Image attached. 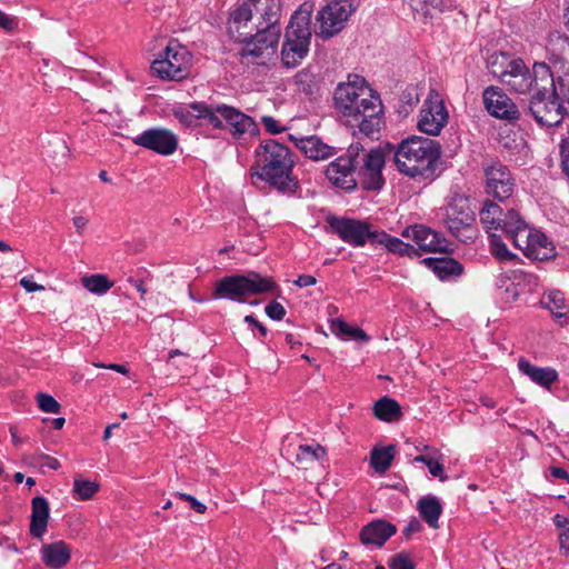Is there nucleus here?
Here are the masks:
<instances>
[{
	"instance_id": "nucleus-1",
	"label": "nucleus",
	"mask_w": 569,
	"mask_h": 569,
	"mask_svg": "<svg viewBox=\"0 0 569 569\" xmlns=\"http://www.w3.org/2000/svg\"><path fill=\"white\" fill-rule=\"evenodd\" d=\"M360 81L363 79L356 76L355 81L339 83L335 90V106L355 133L358 129L359 133L378 139L385 124L383 106L380 97L359 84Z\"/></svg>"
},
{
	"instance_id": "nucleus-2",
	"label": "nucleus",
	"mask_w": 569,
	"mask_h": 569,
	"mask_svg": "<svg viewBox=\"0 0 569 569\" xmlns=\"http://www.w3.org/2000/svg\"><path fill=\"white\" fill-rule=\"evenodd\" d=\"M383 166L385 153L381 149L366 152L365 148L356 142L350 144L345 154L328 164L326 177L335 187L351 191L357 187L358 174L366 190H379L385 183Z\"/></svg>"
},
{
	"instance_id": "nucleus-3",
	"label": "nucleus",
	"mask_w": 569,
	"mask_h": 569,
	"mask_svg": "<svg viewBox=\"0 0 569 569\" xmlns=\"http://www.w3.org/2000/svg\"><path fill=\"white\" fill-rule=\"evenodd\" d=\"M256 164L251 168L252 177L281 193L293 194L298 190L299 180L292 173L295 161L288 147L269 139L256 149Z\"/></svg>"
},
{
	"instance_id": "nucleus-4",
	"label": "nucleus",
	"mask_w": 569,
	"mask_h": 569,
	"mask_svg": "<svg viewBox=\"0 0 569 569\" xmlns=\"http://www.w3.org/2000/svg\"><path fill=\"white\" fill-rule=\"evenodd\" d=\"M440 156L441 146L438 141L411 136L397 147L395 162L402 174L415 180H426L435 177Z\"/></svg>"
},
{
	"instance_id": "nucleus-5",
	"label": "nucleus",
	"mask_w": 569,
	"mask_h": 569,
	"mask_svg": "<svg viewBox=\"0 0 569 569\" xmlns=\"http://www.w3.org/2000/svg\"><path fill=\"white\" fill-rule=\"evenodd\" d=\"M281 16L280 0H241L231 10L228 31L236 41H246L252 31H266Z\"/></svg>"
},
{
	"instance_id": "nucleus-6",
	"label": "nucleus",
	"mask_w": 569,
	"mask_h": 569,
	"mask_svg": "<svg viewBox=\"0 0 569 569\" xmlns=\"http://www.w3.org/2000/svg\"><path fill=\"white\" fill-rule=\"evenodd\" d=\"M313 6L305 2L291 16L286 28L281 61L287 68H296L307 57L311 42V14Z\"/></svg>"
},
{
	"instance_id": "nucleus-7",
	"label": "nucleus",
	"mask_w": 569,
	"mask_h": 569,
	"mask_svg": "<svg viewBox=\"0 0 569 569\" xmlns=\"http://www.w3.org/2000/svg\"><path fill=\"white\" fill-rule=\"evenodd\" d=\"M492 73L498 76L492 69ZM500 80L518 93L537 92L539 89L548 90L552 86V72L546 62H535L529 70L521 59L508 62L505 70L499 73Z\"/></svg>"
},
{
	"instance_id": "nucleus-8",
	"label": "nucleus",
	"mask_w": 569,
	"mask_h": 569,
	"mask_svg": "<svg viewBox=\"0 0 569 569\" xmlns=\"http://www.w3.org/2000/svg\"><path fill=\"white\" fill-rule=\"evenodd\" d=\"M277 288L276 282L269 277L251 271L247 274L226 276L216 282L212 298L228 299L239 303L247 302L251 295L271 292Z\"/></svg>"
},
{
	"instance_id": "nucleus-9",
	"label": "nucleus",
	"mask_w": 569,
	"mask_h": 569,
	"mask_svg": "<svg viewBox=\"0 0 569 569\" xmlns=\"http://www.w3.org/2000/svg\"><path fill=\"white\" fill-rule=\"evenodd\" d=\"M190 53L177 41H170L163 53L151 63V71L162 80L180 81L189 73Z\"/></svg>"
},
{
	"instance_id": "nucleus-10",
	"label": "nucleus",
	"mask_w": 569,
	"mask_h": 569,
	"mask_svg": "<svg viewBox=\"0 0 569 569\" xmlns=\"http://www.w3.org/2000/svg\"><path fill=\"white\" fill-rule=\"evenodd\" d=\"M359 6L360 0H330L317 14V36L328 40L339 33Z\"/></svg>"
},
{
	"instance_id": "nucleus-11",
	"label": "nucleus",
	"mask_w": 569,
	"mask_h": 569,
	"mask_svg": "<svg viewBox=\"0 0 569 569\" xmlns=\"http://www.w3.org/2000/svg\"><path fill=\"white\" fill-rule=\"evenodd\" d=\"M565 107L559 104L556 98H552L551 90L539 89L528 101V113L540 126H558L567 117Z\"/></svg>"
},
{
	"instance_id": "nucleus-12",
	"label": "nucleus",
	"mask_w": 569,
	"mask_h": 569,
	"mask_svg": "<svg viewBox=\"0 0 569 569\" xmlns=\"http://www.w3.org/2000/svg\"><path fill=\"white\" fill-rule=\"evenodd\" d=\"M328 223L342 241L352 247H363L368 241L375 244V236L378 231L371 230V226L366 221L330 217Z\"/></svg>"
},
{
	"instance_id": "nucleus-13",
	"label": "nucleus",
	"mask_w": 569,
	"mask_h": 569,
	"mask_svg": "<svg viewBox=\"0 0 569 569\" xmlns=\"http://www.w3.org/2000/svg\"><path fill=\"white\" fill-rule=\"evenodd\" d=\"M475 221V211L471 209L468 198L453 197L443 209L442 222L456 238H459L461 232L469 230Z\"/></svg>"
},
{
	"instance_id": "nucleus-14",
	"label": "nucleus",
	"mask_w": 569,
	"mask_h": 569,
	"mask_svg": "<svg viewBox=\"0 0 569 569\" xmlns=\"http://www.w3.org/2000/svg\"><path fill=\"white\" fill-rule=\"evenodd\" d=\"M449 114L440 96L431 90L419 113L418 129L429 136H438L448 123Z\"/></svg>"
},
{
	"instance_id": "nucleus-15",
	"label": "nucleus",
	"mask_w": 569,
	"mask_h": 569,
	"mask_svg": "<svg viewBox=\"0 0 569 569\" xmlns=\"http://www.w3.org/2000/svg\"><path fill=\"white\" fill-rule=\"evenodd\" d=\"M133 143L161 156L173 154L178 148V137L167 128H150L132 139Z\"/></svg>"
},
{
	"instance_id": "nucleus-16",
	"label": "nucleus",
	"mask_w": 569,
	"mask_h": 569,
	"mask_svg": "<svg viewBox=\"0 0 569 569\" xmlns=\"http://www.w3.org/2000/svg\"><path fill=\"white\" fill-rule=\"evenodd\" d=\"M487 193L499 201L509 199L515 190V179L507 166L495 162L485 168Z\"/></svg>"
},
{
	"instance_id": "nucleus-17",
	"label": "nucleus",
	"mask_w": 569,
	"mask_h": 569,
	"mask_svg": "<svg viewBox=\"0 0 569 569\" xmlns=\"http://www.w3.org/2000/svg\"><path fill=\"white\" fill-rule=\"evenodd\" d=\"M173 117L186 127L197 126L198 120H207L214 129H222L223 123L212 111V104L202 101L191 102L188 107L178 106L172 109Z\"/></svg>"
},
{
	"instance_id": "nucleus-18",
	"label": "nucleus",
	"mask_w": 569,
	"mask_h": 569,
	"mask_svg": "<svg viewBox=\"0 0 569 569\" xmlns=\"http://www.w3.org/2000/svg\"><path fill=\"white\" fill-rule=\"evenodd\" d=\"M212 111L216 117L221 119L223 123L222 129L228 127L233 136H241L257 130L253 119L234 107L218 103L212 104Z\"/></svg>"
},
{
	"instance_id": "nucleus-19",
	"label": "nucleus",
	"mask_w": 569,
	"mask_h": 569,
	"mask_svg": "<svg viewBox=\"0 0 569 569\" xmlns=\"http://www.w3.org/2000/svg\"><path fill=\"white\" fill-rule=\"evenodd\" d=\"M279 37L280 28L278 23L266 31H252V37L242 41L244 47L241 49L240 54L242 58H262L266 51L271 50L273 52Z\"/></svg>"
},
{
	"instance_id": "nucleus-20",
	"label": "nucleus",
	"mask_w": 569,
	"mask_h": 569,
	"mask_svg": "<svg viewBox=\"0 0 569 569\" xmlns=\"http://www.w3.org/2000/svg\"><path fill=\"white\" fill-rule=\"evenodd\" d=\"M482 97L485 107L492 117L506 120L519 118L517 106L500 88L488 87Z\"/></svg>"
},
{
	"instance_id": "nucleus-21",
	"label": "nucleus",
	"mask_w": 569,
	"mask_h": 569,
	"mask_svg": "<svg viewBox=\"0 0 569 569\" xmlns=\"http://www.w3.org/2000/svg\"><path fill=\"white\" fill-rule=\"evenodd\" d=\"M533 231L516 210L509 209L507 211V220L502 224V232L512 242L515 248L521 250L525 256L530 246Z\"/></svg>"
},
{
	"instance_id": "nucleus-22",
	"label": "nucleus",
	"mask_w": 569,
	"mask_h": 569,
	"mask_svg": "<svg viewBox=\"0 0 569 569\" xmlns=\"http://www.w3.org/2000/svg\"><path fill=\"white\" fill-rule=\"evenodd\" d=\"M402 237L411 239L425 252L446 251L447 240L437 231L423 224L409 226L401 232Z\"/></svg>"
},
{
	"instance_id": "nucleus-23",
	"label": "nucleus",
	"mask_w": 569,
	"mask_h": 569,
	"mask_svg": "<svg viewBox=\"0 0 569 569\" xmlns=\"http://www.w3.org/2000/svg\"><path fill=\"white\" fill-rule=\"evenodd\" d=\"M396 532L397 528L395 525L379 519L371 521L361 529L360 539L363 545L382 547Z\"/></svg>"
},
{
	"instance_id": "nucleus-24",
	"label": "nucleus",
	"mask_w": 569,
	"mask_h": 569,
	"mask_svg": "<svg viewBox=\"0 0 569 569\" xmlns=\"http://www.w3.org/2000/svg\"><path fill=\"white\" fill-rule=\"evenodd\" d=\"M50 517V507L48 500L42 496H37L31 501V521L29 531L34 538H42L47 531Z\"/></svg>"
},
{
	"instance_id": "nucleus-25",
	"label": "nucleus",
	"mask_w": 569,
	"mask_h": 569,
	"mask_svg": "<svg viewBox=\"0 0 569 569\" xmlns=\"http://www.w3.org/2000/svg\"><path fill=\"white\" fill-rule=\"evenodd\" d=\"M40 552L42 562L52 569L64 567L71 558V550L62 540L43 545Z\"/></svg>"
},
{
	"instance_id": "nucleus-26",
	"label": "nucleus",
	"mask_w": 569,
	"mask_h": 569,
	"mask_svg": "<svg viewBox=\"0 0 569 569\" xmlns=\"http://www.w3.org/2000/svg\"><path fill=\"white\" fill-rule=\"evenodd\" d=\"M296 143V147L312 160H325L335 154V148L326 144L320 138L316 136L303 137L296 139L290 136Z\"/></svg>"
},
{
	"instance_id": "nucleus-27",
	"label": "nucleus",
	"mask_w": 569,
	"mask_h": 569,
	"mask_svg": "<svg viewBox=\"0 0 569 569\" xmlns=\"http://www.w3.org/2000/svg\"><path fill=\"white\" fill-rule=\"evenodd\" d=\"M421 263L429 268L440 280H449L461 276L463 272L462 264L450 257H429L422 259Z\"/></svg>"
},
{
	"instance_id": "nucleus-28",
	"label": "nucleus",
	"mask_w": 569,
	"mask_h": 569,
	"mask_svg": "<svg viewBox=\"0 0 569 569\" xmlns=\"http://www.w3.org/2000/svg\"><path fill=\"white\" fill-rule=\"evenodd\" d=\"M519 371L528 376L535 383L549 389L558 380V372L550 367L541 368L530 363L527 359L518 361Z\"/></svg>"
},
{
	"instance_id": "nucleus-29",
	"label": "nucleus",
	"mask_w": 569,
	"mask_h": 569,
	"mask_svg": "<svg viewBox=\"0 0 569 569\" xmlns=\"http://www.w3.org/2000/svg\"><path fill=\"white\" fill-rule=\"evenodd\" d=\"M375 244H382L389 252L397 253L401 257L406 256L412 258L420 256L415 247L385 231H378V234L375 236Z\"/></svg>"
},
{
	"instance_id": "nucleus-30",
	"label": "nucleus",
	"mask_w": 569,
	"mask_h": 569,
	"mask_svg": "<svg viewBox=\"0 0 569 569\" xmlns=\"http://www.w3.org/2000/svg\"><path fill=\"white\" fill-rule=\"evenodd\" d=\"M555 256V247L548 238L539 231H533L526 257L533 260L545 261L553 258Z\"/></svg>"
},
{
	"instance_id": "nucleus-31",
	"label": "nucleus",
	"mask_w": 569,
	"mask_h": 569,
	"mask_svg": "<svg viewBox=\"0 0 569 569\" xmlns=\"http://www.w3.org/2000/svg\"><path fill=\"white\" fill-rule=\"evenodd\" d=\"M507 220V212H503L502 209L493 203L490 200H486L480 210V222L487 229V231L501 230L502 224H505Z\"/></svg>"
},
{
	"instance_id": "nucleus-32",
	"label": "nucleus",
	"mask_w": 569,
	"mask_h": 569,
	"mask_svg": "<svg viewBox=\"0 0 569 569\" xmlns=\"http://www.w3.org/2000/svg\"><path fill=\"white\" fill-rule=\"evenodd\" d=\"M417 508L421 518L429 527L437 529L439 527V518L442 513V506L436 496H426L419 499Z\"/></svg>"
},
{
	"instance_id": "nucleus-33",
	"label": "nucleus",
	"mask_w": 569,
	"mask_h": 569,
	"mask_svg": "<svg viewBox=\"0 0 569 569\" xmlns=\"http://www.w3.org/2000/svg\"><path fill=\"white\" fill-rule=\"evenodd\" d=\"M373 415L381 421L392 422L401 418V407L392 398L382 397L373 405Z\"/></svg>"
},
{
	"instance_id": "nucleus-34",
	"label": "nucleus",
	"mask_w": 569,
	"mask_h": 569,
	"mask_svg": "<svg viewBox=\"0 0 569 569\" xmlns=\"http://www.w3.org/2000/svg\"><path fill=\"white\" fill-rule=\"evenodd\" d=\"M295 84L298 91L312 97L319 93L320 79L319 76L312 71L311 67H307L295 76Z\"/></svg>"
},
{
	"instance_id": "nucleus-35",
	"label": "nucleus",
	"mask_w": 569,
	"mask_h": 569,
	"mask_svg": "<svg viewBox=\"0 0 569 569\" xmlns=\"http://www.w3.org/2000/svg\"><path fill=\"white\" fill-rule=\"evenodd\" d=\"M395 446L390 445L383 448H373L370 456V465L376 472L383 473L391 466Z\"/></svg>"
},
{
	"instance_id": "nucleus-36",
	"label": "nucleus",
	"mask_w": 569,
	"mask_h": 569,
	"mask_svg": "<svg viewBox=\"0 0 569 569\" xmlns=\"http://www.w3.org/2000/svg\"><path fill=\"white\" fill-rule=\"evenodd\" d=\"M552 98L565 107L563 111L569 117V72L555 79L552 76V86L550 87Z\"/></svg>"
},
{
	"instance_id": "nucleus-37",
	"label": "nucleus",
	"mask_w": 569,
	"mask_h": 569,
	"mask_svg": "<svg viewBox=\"0 0 569 569\" xmlns=\"http://www.w3.org/2000/svg\"><path fill=\"white\" fill-rule=\"evenodd\" d=\"M330 329L339 337H350L358 341L369 340V336L361 328L349 326L346 321L339 318L331 321Z\"/></svg>"
},
{
	"instance_id": "nucleus-38",
	"label": "nucleus",
	"mask_w": 569,
	"mask_h": 569,
	"mask_svg": "<svg viewBox=\"0 0 569 569\" xmlns=\"http://www.w3.org/2000/svg\"><path fill=\"white\" fill-rule=\"evenodd\" d=\"M489 244L491 254L499 261L507 262L517 259V254L512 253L502 241L501 236L496 233L489 234Z\"/></svg>"
},
{
	"instance_id": "nucleus-39",
	"label": "nucleus",
	"mask_w": 569,
	"mask_h": 569,
	"mask_svg": "<svg viewBox=\"0 0 569 569\" xmlns=\"http://www.w3.org/2000/svg\"><path fill=\"white\" fill-rule=\"evenodd\" d=\"M541 303L550 310L557 318L565 316L563 310L566 309L565 296L559 290H551L546 293L541 300Z\"/></svg>"
},
{
	"instance_id": "nucleus-40",
	"label": "nucleus",
	"mask_w": 569,
	"mask_h": 569,
	"mask_svg": "<svg viewBox=\"0 0 569 569\" xmlns=\"http://www.w3.org/2000/svg\"><path fill=\"white\" fill-rule=\"evenodd\" d=\"M548 51L551 53L553 62L560 63L563 68L566 63H569V38L563 37L552 41Z\"/></svg>"
},
{
	"instance_id": "nucleus-41",
	"label": "nucleus",
	"mask_w": 569,
	"mask_h": 569,
	"mask_svg": "<svg viewBox=\"0 0 569 569\" xmlns=\"http://www.w3.org/2000/svg\"><path fill=\"white\" fill-rule=\"evenodd\" d=\"M83 287L92 293L104 295L113 283L104 274H92L82 278Z\"/></svg>"
},
{
	"instance_id": "nucleus-42",
	"label": "nucleus",
	"mask_w": 569,
	"mask_h": 569,
	"mask_svg": "<svg viewBox=\"0 0 569 569\" xmlns=\"http://www.w3.org/2000/svg\"><path fill=\"white\" fill-rule=\"evenodd\" d=\"M326 456V449L320 446L300 445L296 455L298 462H311L321 460Z\"/></svg>"
},
{
	"instance_id": "nucleus-43",
	"label": "nucleus",
	"mask_w": 569,
	"mask_h": 569,
	"mask_svg": "<svg viewBox=\"0 0 569 569\" xmlns=\"http://www.w3.org/2000/svg\"><path fill=\"white\" fill-rule=\"evenodd\" d=\"M99 489V483L90 481L81 477H76L73 480V492L81 500L90 499Z\"/></svg>"
},
{
	"instance_id": "nucleus-44",
	"label": "nucleus",
	"mask_w": 569,
	"mask_h": 569,
	"mask_svg": "<svg viewBox=\"0 0 569 569\" xmlns=\"http://www.w3.org/2000/svg\"><path fill=\"white\" fill-rule=\"evenodd\" d=\"M555 526L560 530L559 543L560 549L565 556H569V518H566L559 513L553 517Z\"/></svg>"
},
{
	"instance_id": "nucleus-45",
	"label": "nucleus",
	"mask_w": 569,
	"mask_h": 569,
	"mask_svg": "<svg viewBox=\"0 0 569 569\" xmlns=\"http://www.w3.org/2000/svg\"><path fill=\"white\" fill-rule=\"evenodd\" d=\"M413 462L425 463L429 469L431 476L439 478L440 481H446L448 479L445 473V467L439 461L427 455H419L413 458Z\"/></svg>"
},
{
	"instance_id": "nucleus-46",
	"label": "nucleus",
	"mask_w": 569,
	"mask_h": 569,
	"mask_svg": "<svg viewBox=\"0 0 569 569\" xmlns=\"http://www.w3.org/2000/svg\"><path fill=\"white\" fill-rule=\"evenodd\" d=\"M37 403L40 410L49 413H58L60 411L59 402L50 395L39 392L37 395Z\"/></svg>"
},
{
	"instance_id": "nucleus-47",
	"label": "nucleus",
	"mask_w": 569,
	"mask_h": 569,
	"mask_svg": "<svg viewBox=\"0 0 569 569\" xmlns=\"http://www.w3.org/2000/svg\"><path fill=\"white\" fill-rule=\"evenodd\" d=\"M388 565L390 569H416V565L410 559L409 555L405 552L392 556Z\"/></svg>"
},
{
	"instance_id": "nucleus-48",
	"label": "nucleus",
	"mask_w": 569,
	"mask_h": 569,
	"mask_svg": "<svg viewBox=\"0 0 569 569\" xmlns=\"http://www.w3.org/2000/svg\"><path fill=\"white\" fill-rule=\"evenodd\" d=\"M264 311L267 316L272 320H282L286 316L284 307L277 301H271L269 305H267Z\"/></svg>"
},
{
	"instance_id": "nucleus-49",
	"label": "nucleus",
	"mask_w": 569,
	"mask_h": 569,
	"mask_svg": "<svg viewBox=\"0 0 569 569\" xmlns=\"http://www.w3.org/2000/svg\"><path fill=\"white\" fill-rule=\"evenodd\" d=\"M174 497L179 498L180 500L187 501L191 509H193L198 513H203L207 510L206 505L197 500L193 496L183 493V492H176Z\"/></svg>"
},
{
	"instance_id": "nucleus-50",
	"label": "nucleus",
	"mask_w": 569,
	"mask_h": 569,
	"mask_svg": "<svg viewBox=\"0 0 569 569\" xmlns=\"http://www.w3.org/2000/svg\"><path fill=\"white\" fill-rule=\"evenodd\" d=\"M559 148L562 171L569 179V139H562Z\"/></svg>"
},
{
	"instance_id": "nucleus-51",
	"label": "nucleus",
	"mask_w": 569,
	"mask_h": 569,
	"mask_svg": "<svg viewBox=\"0 0 569 569\" xmlns=\"http://www.w3.org/2000/svg\"><path fill=\"white\" fill-rule=\"evenodd\" d=\"M261 122L264 126V129L271 134H277L284 131V127H281L280 123L270 116H263L261 118Z\"/></svg>"
},
{
	"instance_id": "nucleus-52",
	"label": "nucleus",
	"mask_w": 569,
	"mask_h": 569,
	"mask_svg": "<svg viewBox=\"0 0 569 569\" xmlns=\"http://www.w3.org/2000/svg\"><path fill=\"white\" fill-rule=\"evenodd\" d=\"M0 28L9 32L14 31L18 28L17 18L0 11Z\"/></svg>"
},
{
	"instance_id": "nucleus-53",
	"label": "nucleus",
	"mask_w": 569,
	"mask_h": 569,
	"mask_svg": "<svg viewBox=\"0 0 569 569\" xmlns=\"http://www.w3.org/2000/svg\"><path fill=\"white\" fill-rule=\"evenodd\" d=\"M244 322H247L251 329H257L261 337H266L268 333V329L264 325H262L259 320H257L252 315H248L244 317Z\"/></svg>"
},
{
	"instance_id": "nucleus-54",
	"label": "nucleus",
	"mask_w": 569,
	"mask_h": 569,
	"mask_svg": "<svg viewBox=\"0 0 569 569\" xmlns=\"http://www.w3.org/2000/svg\"><path fill=\"white\" fill-rule=\"evenodd\" d=\"M421 529V522L417 518H412L403 529L402 533L406 539H409L411 535L419 532Z\"/></svg>"
},
{
	"instance_id": "nucleus-55",
	"label": "nucleus",
	"mask_w": 569,
	"mask_h": 569,
	"mask_svg": "<svg viewBox=\"0 0 569 569\" xmlns=\"http://www.w3.org/2000/svg\"><path fill=\"white\" fill-rule=\"evenodd\" d=\"M20 284L21 287L27 291V292H34V291H40V290H43L44 287L41 286V284H38L36 283L31 278L29 277H23L21 280H20Z\"/></svg>"
},
{
	"instance_id": "nucleus-56",
	"label": "nucleus",
	"mask_w": 569,
	"mask_h": 569,
	"mask_svg": "<svg viewBox=\"0 0 569 569\" xmlns=\"http://www.w3.org/2000/svg\"><path fill=\"white\" fill-rule=\"evenodd\" d=\"M552 478L566 480L569 483V473L561 467L551 466L549 468Z\"/></svg>"
},
{
	"instance_id": "nucleus-57",
	"label": "nucleus",
	"mask_w": 569,
	"mask_h": 569,
	"mask_svg": "<svg viewBox=\"0 0 569 569\" xmlns=\"http://www.w3.org/2000/svg\"><path fill=\"white\" fill-rule=\"evenodd\" d=\"M317 280L313 276L310 274H301L295 280V284L298 287H309L316 284Z\"/></svg>"
},
{
	"instance_id": "nucleus-58",
	"label": "nucleus",
	"mask_w": 569,
	"mask_h": 569,
	"mask_svg": "<svg viewBox=\"0 0 569 569\" xmlns=\"http://www.w3.org/2000/svg\"><path fill=\"white\" fill-rule=\"evenodd\" d=\"M72 221H73V226H74L77 232L79 234H82V232L84 231V229L88 224V219L82 216H79V217H74Z\"/></svg>"
},
{
	"instance_id": "nucleus-59",
	"label": "nucleus",
	"mask_w": 569,
	"mask_h": 569,
	"mask_svg": "<svg viewBox=\"0 0 569 569\" xmlns=\"http://www.w3.org/2000/svg\"><path fill=\"white\" fill-rule=\"evenodd\" d=\"M128 281L140 292L141 299H143L147 293L143 280L129 278Z\"/></svg>"
},
{
	"instance_id": "nucleus-60",
	"label": "nucleus",
	"mask_w": 569,
	"mask_h": 569,
	"mask_svg": "<svg viewBox=\"0 0 569 569\" xmlns=\"http://www.w3.org/2000/svg\"><path fill=\"white\" fill-rule=\"evenodd\" d=\"M41 457L44 459V466H47L48 468L52 470H58L60 468V462L58 459L47 455H42Z\"/></svg>"
},
{
	"instance_id": "nucleus-61",
	"label": "nucleus",
	"mask_w": 569,
	"mask_h": 569,
	"mask_svg": "<svg viewBox=\"0 0 569 569\" xmlns=\"http://www.w3.org/2000/svg\"><path fill=\"white\" fill-rule=\"evenodd\" d=\"M101 367L118 371L122 375H126L128 372V369L124 366L118 363H110L108 366L102 365Z\"/></svg>"
},
{
	"instance_id": "nucleus-62",
	"label": "nucleus",
	"mask_w": 569,
	"mask_h": 569,
	"mask_svg": "<svg viewBox=\"0 0 569 569\" xmlns=\"http://www.w3.org/2000/svg\"><path fill=\"white\" fill-rule=\"evenodd\" d=\"M119 426H120L119 423H112V425L107 426V428L104 429V432H103V440L107 441L108 439H110L111 430L114 428H118Z\"/></svg>"
},
{
	"instance_id": "nucleus-63",
	"label": "nucleus",
	"mask_w": 569,
	"mask_h": 569,
	"mask_svg": "<svg viewBox=\"0 0 569 569\" xmlns=\"http://www.w3.org/2000/svg\"><path fill=\"white\" fill-rule=\"evenodd\" d=\"M10 433H11L12 442L16 446H19L22 442V440L18 436L17 428L10 427Z\"/></svg>"
},
{
	"instance_id": "nucleus-64",
	"label": "nucleus",
	"mask_w": 569,
	"mask_h": 569,
	"mask_svg": "<svg viewBox=\"0 0 569 569\" xmlns=\"http://www.w3.org/2000/svg\"><path fill=\"white\" fill-rule=\"evenodd\" d=\"M64 422H66L64 418H61V417L60 418H56V419L52 420V427L56 430H60L64 426Z\"/></svg>"
}]
</instances>
